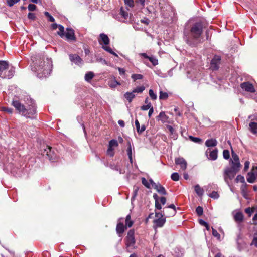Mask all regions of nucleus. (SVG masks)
Masks as SVG:
<instances>
[{"label": "nucleus", "instance_id": "f257e3e1", "mask_svg": "<svg viewBox=\"0 0 257 257\" xmlns=\"http://www.w3.org/2000/svg\"><path fill=\"white\" fill-rule=\"evenodd\" d=\"M31 60L34 63L35 71L39 77H46L50 74L52 69V63L50 60L47 59L45 61L44 57L40 55L32 56Z\"/></svg>", "mask_w": 257, "mask_h": 257}, {"label": "nucleus", "instance_id": "f03ea898", "mask_svg": "<svg viewBox=\"0 0 257 257\" xmlns=\"http://www.w3.org/2000/svg\"><path fill=\"white\" fill-rule=\"evenodd\" d=\"M203 32V24L201 22L194 23L190 30V36L187 39V43L192 47H196L199 42L198 39Z\"/></svg>", "mask_w": 257, "mask_h": 257}, {"label": "nucleus", "instance_id": "7ed1b4c3", "mask_svg": "<svg viewBox=\"0 0 257 257\" xmlns=\"http://www.w3.org/2000/svg\"><path fill=\"white\" fill-rule=\"evenodd\" d=\"M15 70L7 61L1 60V78H11L14 74Z\"/></svg>", "mask_w": 257, "mask_h": 257}, {"label": "nucleus", "instance_id": "20e7f679", "mask_svg": "<svg viewBox=\"0 0 257 257\" xmlns=\"http://www.w3.org/2000/svg\"><path fill=\"white\" fill-rule=\"evenodd\" d=\"M238 172V171L233 169L230 167H227L224 171L223 174V177L225 182L226 184L229 186V180H232L235 177L236 173Z\"/></svg>", "mask_w": 257, "mask_h": 257}, {"label": "nucleus", "instance_id": "39448f33", "mask_svg": "<svg viewBox=\"0 0 257 257\" xmlns=\"http://www.w3.org/2000/svg\"><path fill=\"white\" fill-rule=\"evenodd\" d=\"M125 245L127 248H135L136 240L135 238V231L134 229L130 230L127 234V236L125 239Z\"/></svg>", "mask_w": 257, "mask_h": 257}, {"label": "nucleus", "instance_id": "423d86ee", "mask_svg": "<svg viewBox=\"0 0 257 257\" xmlns=\"http://www.w3.org/2000/svg\"><path fill=\"white\" fill-rule=\"evenodd\" d=\"M43 155H46L48 158L51 162L56 161L57 157L54 151L52 150V148L49 146H46V148L44 149Z\"/></svg>", "mask_w": 257, "mask_h": 257}, {"label": "nucleus", "instance_id": "0eeeda50", "mask_svg": "<svg viewBox=\"0 0 257 257\" xmlns=\"http://www.w3.org/2000/svg\"><path fill=\"white\" fill-rule=\"evenodd\" d=\"M123 218H119L118 220L117 224L116 227V231L118 236L120 237H122V234L126 229V227L125 226L123 223Z\"/></svg>", "mask_w": 257, "mask_h": 257}, {"label": "nucleus", "instance_id": "6e6552de", "mask_svg": "<svg viewBox=\"0 0 257 257\" xmlns=\"http://www.w3.org/2000/svg\"><path fill=\"white\" fill-rule=\"evenodd\" d=\"M240 87L246 92L250 93H254L255 92V89L254 88L253 84L248 81L241 83Z\"/></svg>", "mask_w": 257, "mask_h": 257}, {"label": "nucleus", "instance_id": "1a4fd4ad", "mask_svg": "<svg viewBox=\"0 0 257 257\" xmlns=\"http://www.w3.org/2000/svg\"><path fill=\"white\" fill-rule=\"evenodd\" d=\"M205 154L208 159L214 161L217 158L218 150L217 149L211 150V149L208 148L206 151Z\"/></svg>", "mask_w": 257, "mask_h": 257}, {"label": "nucleus", "instance_id": "9d476101", "mask_svg": "<svg viewBox=\"0 0 257 257\" xmlns=\"http://www.w3.org/2000/svg\"><path fill=\"white\" fill-rule=\"evenodd\" d=\"M221 61V57L215 55L211 61V67L213 70H217L219 69Z\"/></svg>", "mask_w": 257, "mask_h": 257}, {"label": "nucleus", "instance_id": "9b49d317", "mask_svg": "<svg viewBox=\"0 0 257 257\" xmlns=\"http://www.w3.org/2000/svg\"><path fill=\"white\" fill-rule=\"evenodd\" d=\"M157 121H161L162 123H173V119L169 118L166 115V113H159V115L156 117Z\"/></svg>", "mask_w": 257, "mask_h": 257}, {"label": "nucleus", "instance_id": "f8f14e48", "mask_svg": "<svg viewBox=\"0 0 257 257\" xmlns=\"http://www.w3.org/2000/svg\"><path fill=\"white\" fill-rule=\"evenodd\" d=\"M67 32L65 33V36L66 38V39L68 41H76V37L75 35L74 31L73 29L71 28H67L66 29Z\"/></svg>", "mask_w": 257, "mask_h": 257}, {"label": "nucleus", "instance_id": "ddd939ff", "mask_svg": "<svg viewBox=\"0 0 257 257\" xmlns=\"http://www.w3.org/2000/svg\"><path fill=\"white\" fill-rule=\"evenodd\" d=\"M69 59L71 62H74L75 64L80 65L83 62L82 59L77 54H71L69 55Z\"/></svg>", "mask_w": 257, "mask_h": 257}, {"label": "nucleus", "instance_id": "4468645a", "mask_svg": "<svg viewBox=\"0 0 257 257\" xmlns=\"http://www.w3.org/2000/svg\"><path fill=\"white\" fill-rule=\"evenodd\" d=\"M175 164L179 165L181 169L184 171L187 167V162L183 158H178L175 159Z\"/></svg>", "mask_w": 257, "mask_h": 257}, {"label": "nucleus", "instance_id": "2eb2a0df", "mask_svg": "<svg viewBox=\"0 0 257 257\" xmlns=\"http://www.w3.org/2000/svg\"><path fill=\"white\" fill-rule=\"evenodd\" d=\"M121 165L120 163H117V164H110V167L111 169L118 171L120 174H124L125 173L124 169H123L121 167Z\"/></svg>", "mask_w": 257, "mask_h": 257}, {"label": "nucleus", "instance_id": "dca6fc26", "mask_svg": "<svg viewBox=\"0 0 257 257\" xmlns=\"http://www.w3.org/2000/svg\"><path fill=\"white\" fill-rule=\"evenodd\" d=\"M100 39L98 40V41L100 44H102L101 41H102L103 44L105 45H108L110 42V40L107 35L101 33L99 35Z\"/></svg>", "mask_w": 257, "mask_h": 257}, {"label": "nucleus", "instance_id": "f3484780", "mask_svg": "<svg viewBox=\"0 0 257 257\" xmlns=\"http://www.w3.org/2000/svg\"><path fill=\"white\" fill-rule=\"evenodd\" d=\"M154 188L159 194L164 195L167 194V192L165 188L159 183H157L156 185H155Z\"/></svg>", "mask_w": 257, "mask_h": 257}, {"label": "nucleus", "instance_id": "a211bd4d", "mask_svg": "<svg viewBox=\"0 0 257 257\" xmlns=\"http://www.w3.org/2000/svg\"><path fill=\"white\" fill-rule=\"evenodd\" d=\"M166 222V218H159L154 220L155 227H162Z\"/></svg>", "mask_w": 257, "mask_h": 257}, {"label": "nucleus", "instance_id": "6ab92c4d", "mask_svg": "<svg viewBox=\"0 0 257 257\" xmlns=\"http://www.w3.org/2000/svg\"><path fill=\"white\" fill-rule=\"evenodd\" d=\"M13 106L16 108V109L20 112L23 111L26 109L24 107V106L22 105L19 101H13Z\"/></svg>", "mask_w": 257, "mask_h": 257}, {"label": "nucleus", "instance_id": "aec40b11", "mask_svg": "<svg viewBox=\"0 0 257 257\" xmlns=\"http://www.w3.org/2000/svg\"><path fill=\"white\" fill-rule=\"evenodd\" d=\"M256 177L254 175L252 171L248 172L247 175L246 179L248 182L250 183H253L255 182Z\"/></svg>", "mask_w": 257, "mask_h": 257}, {"label": "nucleus", "instance_id": "412c9836", "mask_svg": "<svg viewBox=\"0 0 257 257\" xmlns=\"http://www.w3.org/2000/svg\"><path fill=\"white\" fill-rule=\"evenodd\" d=\"M234 219L236 222L240 223L243 221L244 216L241 212H237L234 215Z\"/></svg>", "mask_w": 257, "mask_h": 257}, {"label": "nucleus", "instance_id": "4be33fe9", "mask_svg": "<svg viewBox=\"0 0 257 257\" xmlns=\"http://www.w3.org/2000/svg\"><path fill=\"white\" fill-rule=\"evenodd\" d=\"M153 198L155 201V209H157V210H161L162 206H161V204L159 202L160 198H159L158 195L157 194H155V193L154 194Z\"/></svg>", "mask_w": 257, "mask_h": 257}, {"label": "nucleus", "instance_id": "5701e85b", "mask_svg": "<svg viewBox=\"0 0 257 257\" xmlns=\"http://www.w3.org/2000/svg\"><path fill=\"white\" fill-rule=\"evenodd\" d=\"M249 131L253 134H257V122L254 121H251L249 124Z\"/></svg>", "mask_w": 257, "mask_h": 257}, {"label": "nucleus", "instance_id": "b1692460", "mask_svg": "<svg viewBox=\"0 0 257 257\" xmlns=\"http://www.w3.org/2000/svg\"><path fill=\"white\" fill-rule=\"evenodd\" d=\"M217 145V141L215 139H208L205 142V145L208 147H215Z\"/></svg>", "mask_w": 257, "mask_h": 257}, {"label": "nucleus", "instance_id": "393cba45", "mask_svg": "<svg viewBox=\"0 0 257 257\" xmlns=\"http://www.w3.org/2000/svg\"><path fill=\"white\" fill-rule=\"evenodd\" d=\"M127 148L126 149L127 154L128 156L130 161L131 163H132L133 159H132V150L131 147V144L130 142H127Z\"/></svg>", "mask_w": 257, "mask_h": 257}, {"label": "nucleus", "instance_id": "a878e982", "mask_svg": "<svg viewBox=\"0 0 257 257\" xmlns=\"http://www.w3.org/2000/svg\"><path fill=\"white\" fill-rule=\"evenodd\" d=\"M124 97L129 102H131L133 98H135V95L133 91L131 92H127L124 94Z\"/></svg>", "mask_w": 257, "mask_h": 257}, {"label": "nucleus", "instance_id": "bb28decb", "mask_svg": "<svg viewBox=\"0 0 257 257\" xmlns=\"http://www.w3.org/2000/svg\"><path fill=\"white\" fill-rule=\"evenodd\" d=\"M194 190L196 192V193L199 196H202L203 195L204 193V190L202 188L200 187L199 185L197 184L194 186Z\"/></svg>", "mask_w": 257, "mask_h": 257}, {"label": "nucleus", "instance_id": "cd10ccee", "mask_svg": "<svg viewBox=\"0 0 257 257\" xmlns=\"http://www.w3.org/2000/svg\"><path fill=\"white\" fill-rule=\"evenodd\" d=\"M230 163H231L230 168H231L233 169H234L239 171L240 167L241 166L240 162L230 161Z\"/></svg>", "mask_w": 257, "mask_h": 257}, {"label": "nucleus", "instance_id": "c85d7f7f", "mask_svg": "<svg viewBox=\"0 0 257 257\" xmlns=\"http://www.w3.org/2000/svg\"><path fill=\"white\" fill-rule=\"evenodd\" d=\"M131 215L128 214L126 216L125 218V226L128 227H131L132 226L134 222L131 220Z\"/></svg>", "mask_w": 257, "mask_h": 257}, {"label": "nucleus", "instance_id": "c756f323", "mask_svg": "<svg viewBox=\"0 0 257 257\" xmlns=\"http://www.w3.org/2000/svg\"><path fill=\"white\" fill-rule=\"evenodd\" d=\"M94 77V74L92 72H88L85 75V80L87 82H90Z\"/></svg>", "mask_w": 257, "mask_h": 257}, {"label": "nucleus", "instance_id": "7c9ffc66", "mask_svg": "<svg viewBox=\"0 0 257 257\" xmlns=\"http://www.w3.org/2000/svg\"><path fill=\"white\" fill-rule=\"evenodd\" d=\"M168 208H171V209H173V211L172 213H171L170 214H168L166 217H169L171 215H174L176 213V207H175V206L174 205V204H170L169 205H168L167 207H165L164 208V209L166 211V210L167 209H168Z\"/></svg>", "mask_w": 257, "mask_h": 257}, {"label": "nucleus", "instance_id": "2f4dec72", "mask_svg": "<svg viewBox=\"0 0 257 257\" xmlns=\"http://www.w3.org/2000/svg\"><path fill=\"white\" fill-rule=\"evenodd\" d=\"M189 139H190V140H191V141H192L194 143L199 144H201L202 143V140L200 138L194 137L192 136H189Z\"/></svg>", "mask_w": 257, "mask_h": 257}, {"label": "nucleus", "instance_id": "473e14b6", "mask_svg": "<svg viewBox=\"0 0 257 257\" xmlns=\"http://www.w3.org/2000/svg\"><path fill=\"white\" fill-rule=\"evenodd\" d=\"M59 31L57 32V34L61 38H63L65 36L64 28L61 25H59L58 27Z\"/></svg>", "mask_w": 257, "mask_h": 257}, {"label": "nucleus", "instance_id": "72a5a7b5", "mask_svg": "<svg viewBox=\"0 0 257 257\" xmlns=\"http://www.w3.org/2000/svg\"><path fill=\"white\" fill-rule=\"evenodd\" d=\"M256 208H257V207H253L252 208H250V207L246 208L245 209V212L248 214L249 217H250L252 213L253 212H254L255 211H256Z\"/></svg>", "mask_w": 257, "mask_h": 257}, {"label": "nucleus", "instance_id": "f704fd0d", "mask_svg": "<svg viewBox=\"0 0 257 257\" xmlns=\"http://www.w3.org/2000/svg\"><path fill=\"white\" fill-rule=\"evenodd\" d=\"M165 210L164 209L163 211H162L161 212H157L156 210L155 211V216L156 217H158V218H164L163 217L165 216H167L168 214H166Z\"/></svg>", "mask_w": 257, "mask_h": 257}, {"label": "nucleus", "instance_id": "c9c22d12", "mask_svg": "<svg viewBox=\"0 0 257 257\" xmlns=\"http://www.w3.org/2000/svg\"><path fill=\"white\" fill-rule=\"evenodd\" d=\"M232 158L230 161L239 162V159L238 155L232 150Z\"/></svg>", "mask_w": 257, "mask_h": 257}, {"label": "nucleus", "instance_id": "e433bc0d", "mask_svg": "<svg viewBox=\"0 0 257 257\" xmlns=\"http://www.w3.org/2000/svg\"><path fill=\"white\" fill-rule=\"evenodd\" d=\"M102 48L105 50V51H106L107 52L110 53V54H113V55H114L115 56H116L117 57L118 55H117L116 53H115L114 52H113L112 50V49L109 47V46H102Z\"/></svg>", "mask_w": 257, "mask_h": 257}, {"label": "nucleus", "instance_id": "4c0bfd02", "mask_svg": "<svg viewBox=\"0 0 257 257\" xmlns=\"http://www.w3.org/2000/svg\"><path fill=\"white\" fill-rule=\"evenodd\" d=\"M145 90V87L143 86L137 87L133 90V93H141Z\"/></svg>", "mask_w": 257, "mask_h": 257}, {"label": "nucleus", "instance_id": "58836bf2", "mask_svg": "<svg viewBox=\"0 0 257 257\" xmlns=\"http://www.w3.org/2000/svg\"><path fill=\"white\" fill-rule=\"evenodd\" d=\"M131 77L135 81L138 79H142L143 78V76L140 74H133L132 75Z\"/></svg>", "mask_w": 257, "mask_h": 257}, {"label": "nucleus", "instance_id": "ea45409f", "mask_svg": "<svg viewBox=\"0 0 257 257\" xmlns=\"http://www.w3.org/2000/svg\"><path fill=\"white\" fill-rule=\"evenodd\" d=\"M118 145V142L117 140L112 139L109 142V147L112 148L113 147H117Z\"/></svg>", "mask_w": 257, "mask_h": 257}, {"label": "nucleus", "instance_id": "a19ab883", "mask_svg": "<svg viewBox=\"0 0 257 257\" xmlns=\"http://www.w3.org/2000/svg\"><path fill=\"white\" fill-rule=\"evenodd\" d=\"M212 235L216 237L218 240H220V235L214 228L212 227Z\"/></svg>", "mask_w": 257, "mask_h": 257}, {"label": "nucleus", "instance_id": "79ce46f5", "mask_svg": "<svg viewBox=\"0 0 257 257\" xmlns=\"http://www.w3.org/2000/svg\"><path fill=\"white\" fill-rule=\"evenodd\" d=\"M147 101H148V99L147 98L145 100V103L147 104L142 106L141 107V110H147L152 106L151 104L150 103H148Z\"/></svg>", "mask_w": 257, "mask_h": 257}, {"label": "nucleus", "instance_id": "37998d69", "mask_svg": "<svg viewBox=\"0 0 257 257\" xmlns=\"http://www.w3.org/2000/svg\"><path fill=\"white\" fill-rule=\"evenodd\" d=\"M171 178L172 180H173L174 181H177L179 180L180 176L178 173L174 172L172 174V175L171 176Z\"/></svg>", "mask_w": 257, "mask_h": 257}, {"label": "nucleus", "instance_id": "c03bdc74", "mask_svg": "<svg viewBox=\"0 0 257 257\" xmlns=\"http://www.w3.org/2000/svg\"><path fill=\"white\" fill-rule=\"evenodd\" d=\"M148 59L152 63V64L154 66H156V65H158V60L155 57H153V56L150 57Z\"/></svg>", "mask_w": 257, "mask_h": 257}, {"label": "nucleus", "instance_id": "a18cd8bd", "mask_svg": "<svg viewBox=\"0 0 257 257\" xmlns=\"http://www.w3.org/2000/svg\"><path fill=\"white\" fill-rule=\"evenodd\" d=\"M223 156L225 159H229L230 158L229 151L228 150H224L223 151Z\"/></svg>", "mask_w": 257, "mask_h": 257}, {"label": "nucleus", "instance_id": "49530a36", "mask_svg": "<svg viewBox=\"0 0 257 257\" xmlns=\"http://www.w3.org/2000/svg\"><path fill=\"white\" fill-rule=\"evenodd\" d=\"M196 212L198 216H200L203 214V208L201 206H198L196 208Z\"/></svg>", "mask_w": 257, "mask_h": 257}, {"label": "nucleus", "instance_id": "de8ad7c7", "mask_svg": "<svg viewBox=\"0 0 257 257\" xmlns=\"http://www.w3.org/2000/svg\"><path fill=\"white\" fill-rule=\"evenodd\" d=\"M166 127L168 129V130L170 133V135L172 136L173 137H175L176 136V135H174L175 130L173 128V127L172 126L169 125H167Z\"/></svg>", "mask_w": 257, "mask_h": 257}, {"label": "nucleus", "instance_id": "09e8293b", "mask_svg": "<svg viewBox=\"0 0 257 257\" xmlns=\"http://www.w3.org/2000/svg\"><path fill=\"white\" fill-rule=\"evenodd\" d=\"M168 97V94L166 92L160 91L159 98L160 99H166Z\"/></svg>", "mask_w": 257, "mask_h": 257}, {"label": "nucleus", "instance_id": "8fccbe9b", "mask_svg": "<svg viewBox=\"0 0 257 257\" xmlns=\"http://www.w3.org/2000/svg\"><path fill=\"white\" fill-rule=\"evenodd\" d=\"M209 197L213 199H218L219 197L218 193L215 191H213L209 195Z\"/></svg>", "mask_w": 257, "mask_h": 257}, {"label": "nucleus", "instance_id": "3c124183", "mask_svg": "<svg viewBox=\"0 0 257 257\" xmlns=\"http://www.w3.org/2000/svg\"><path fill=\"white\" fill-rule=\"evenodd\" d=\"M44 15L45 16L48 18L49 21L51 22H54L55 21V19L50 14L49 12H45Z\"/></svg>", "mask_w": 257, "mask_h": 257}, {"label": "nucleus", "instance_id": "603ef678", "mask_svg": "<svg viewBox=\"0 0 257 257\" xmlns=\"http://www.w3.org/2000/svg\"><path fill=\"white\" fill-rule=\"evenodd\" d=\"M235 181L236 182H240L242 183H244L245 181L244 177L240 175H238L237 176L235 179Z\"/></svg>", "mask_w": 257, "mask_h": 257}, {"label": "nucleus", "instance_id": "864d4df0", "mask_svg": "<svg viewBox=\"0 0 257 257\" xmlns=\"http://www.w3.org/2000/svg\"><path fill=\"white\" fill-rule=\"evenodd\" d=\"M124 3L130 8H133L134 6L133 0H124Z\"/></svg>", "mask_w": 257, "mask_h": 257}, {"label": "nucleus", "instance_id": "5fc2aeb1", "mask_svg": "<svg viewBox=\"0 0 257 257\" xmlns=\"http://www.w3.org/2000/svg\"><path fill=\"white\" fill-rule=\"evenodd\" d=\"M149 94L150 97L153 100H155L157 98V95L154 93V91L152 89H150L149 91Z\"/></svg>", "mask_w": 257, "mask_h": 257}, {"label": "nucleus", "instance_id": "6e6d98bb", "mask_svg": "<svg viewBox=\"0 0 257 257\" xmlns=\"http://www.w3.org/2000/svg\"><path fill=\"white\" fill-rule=\"evenodd\" d=\"M142 183L147 188H150V184L145 178H142Z\"/></svg>", "mask_w": 257, "mask_h": 257}, {"label": "nucleus", "instance_id": "4d7b16f0", "mask_svg": "<svg viewBox=\"0 0 257 257\" xmlns=\"http://www.w3.org/2000/svg\"><path fill=\"white\" fill-rule=\"evenodd\" d=\"M20 0H7V4L10 7L13 6L16 3L19 2Z\"/></svg>", "mask_w": 257, "mask_h": 257}, {"label": "nucleus", "instance_id": "13d9d810", "mask_svg": "<svg viewBox=\"0 0 257 257\" xmlns=\"http://www.w3.org/2000/svg\"><path fill=\"white\" fill-rule=\"evenodd\" d=\"M37 8V7L35 5L33 4H30L28 5V9L29 11H35Z\"/></svg>", "mask_w": 257, "mask_h": 257}, {"label": "nucleus", "instance_id": "bf43d9fd", "mask_svg": "<svg viewBox=\"0 0 257 257\" xmlns=\"http://www.w3.org/2000/svg\"><path fill=\"white\" fill-rule=\"evenodd\" d=\"M249 118L251 119V121L257 122V113H254L249 116Z\"/></svg>", "mask_w": 257, "mask_h": 257}, {"label": "nucleus", "instance_id": "052dcab7", "mask_svg": "<svg viewBox=\"0 0 257 257\" xmlns=\"http://www.w3.org/2000/svg\"><path fill=\"white\" fill-rule=\"evenodd\" d=\"M35 113H22L23 115L26 118H31V119H33L34 118H35V116H34V114H35Z\"/></svg>", "mask_w": 257, "mask_h": 257}, {"label": "nucleus", "instance_id": "680f3d73", "mask_svg": "<svg viewBox=\"0 0 257 257\" xmlns=\"http://www.w3.org/2000/svg\"><path fill=\"white\" fill-rule=\"evenodd\" d=\"M28 18L30 20L34 21L36 20V17L34 13H29L28 15Z\"/></svg>", "mask_w": 257, "mask_h": 257}, {"label": "nucleus", "instance_id": "e2e57ef3", "mask_svg": "<svg viewBox=\"0 0 257 257\" xmlns=\"http://www.w3.org/2000/svg\"><path fill=\"white\" fill-rule=\"evenodd\" d=\"M107 153L110 157H113L114 156L113 149L112 148L108 147L107 151Z\"/></svg>", "mask_w": 257, "mask_h": 257}, {"label": "nucleus", "instance_id": "0e129e2a", "mask_svg": "<svg viewBox=\"0 0 257 257\" xmlns=\"http://www.w3.org/2000/svg\"><path fill=\"white\" fill-rule=\"evenodd\" d=\"M120 15L123 16L124 18H126L128 16V14L127 12H125L122 8L120 9Z\"/></svg>", "mask_w": 257, "mask_h": 257}, {"label": "nucleus", "instance_id": "69168bd1", "mask_svg": "<svg viewBox=\"0 0 257 257\" xmlns=\"http://www.w3.org/2000/svg\"><path fill=\"white\" fill-rule=\"evenodd\" d=\"M138 191V188H136L134 189V190L133 191V196H132V198H131V200L132 201L135 200L136 197L137 195Z\"/></svg>", "mask_w": 257, "mask_h": 257}, {"label": "nucleus", "instance_id": "338daca9", "mask_svg": "<svg viewBox=\"0 0 257 257\" xmlns=\"http://www.w3.org/2000/svg\"><path fill=\"white\" fill-rule=\"evenodd\" d=\"M141 22L148 25L149 24L150 20L147 18H144V19L141 20Z\"/></svg>", "mask_w": 257, "mask_h": 257}, {"label": "nucleus", "instance_id": "774afa93", "mask_svg": "<svg viewBox=\"0 0 257 257\" xmlns=\"http://www.w3.org/2000/svg\"><path fill=\"white\" fill-rule=\"evenodd\" d=\"M160 202L161 205L162 204L163 205H165L166 202V199L165 197H161L160 198Z\"/></svg>", "mask_w": 257, "mask_h": 257}]
</instances>
